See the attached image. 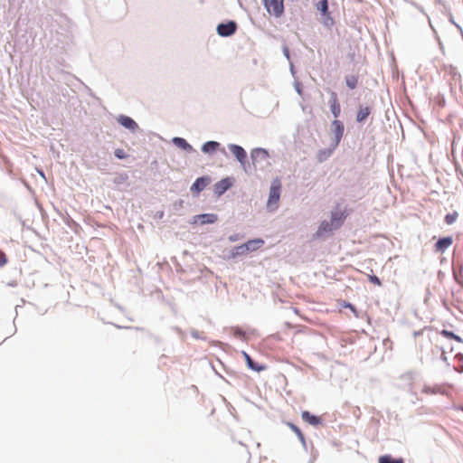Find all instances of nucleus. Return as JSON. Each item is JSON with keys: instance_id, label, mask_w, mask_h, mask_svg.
Listing matches in <instances>:
<instances>
[{"instance_id": "obj_1", "label": "nucleus", "mask_w": 463, "mask_h": 463, "mask_svg": "<svg viewBox=\"0 0 463 463\" xmlns=\"http://www.w3.org/2000/svg\"><path fill=\"white\" fill-rule=\"evenodd\" d=\"M281 182L279 179H275L271 183L269 195L267 202V207L270 211H274L278 207V203L280 197Z\"/></svg>"}, {"instance_id": "obj_2", "label": "nucleus", "mask_w": 463, "mask_h": 463, "mask_svg": "<svg viewBox=\"0 0 463 463\" xmlns=\"http://www.w3.org/2000/svg\"><path fill=\"white\" fill-rule=\"evenodd\" d=\"M268 14L276 18H279L284 14V0H262Z\"/></svg>"}, {"instance_id": "obj_3", "label": "nucleus", "mask_w": 463, "mask_h": 463, "mask_svg": "<svg viewBox=\"0 0 463 463\" xmlns=\"http://www.w3.org/2000/svg\"><path fill=\"white\" fill-rule=\"evenodd\" d=\"M264 244V241L262 239H254L250 240L246 243L238 246L236 248L237 254H246L249 251H254L261 248Z\"/></svg>"}, {"instance_id": "obj_4", "label": "nucleus", "mask_w": 463, "mask_h": 463, "mask_svg": "<svg viewBox=\"0 0 463 463\" xmlns=\"http://www.w3.org/2000/svg\"><path fill=\"white\" fill-rule=\"evenodd\" d=\"M237 29V24L233 21H230L227 24H220L217 26V33L219 35L227 37L232 35Z\"/></svg>"}, {"instance_id": "obj_5", "label": "nucleus", "mask_w": 463, "mask_h": 463, "mask_svg": "<svg viewBox=\"0 0 463 463\" xmlns=\"http://www.w3.org/2000/svg\"><path fill=\"white\" fill-rule=\"evenodd\" d=\"M335 230H336V229L333 228L330 225V222L323 221L320 223L317 231L316 232V233L313 235V237H314L315 240L320 239V238L325 237L326 235H330Z\"/></svg>"}, {"instance_id": "obj_6", "label": "nucleus", "mask_w": 463, "mask_h": 463, "mask_svg": "<svg viewBox=\"0 0 463 463\" xmlns=\"http://www.w3.org/2000/svg\"><path fill=\"white\" fill-rule=\"evenodd\" d=\"M333 127L335 138L332 144H334V147H336L343 137L345 128L343 123L338 119L333 121Z\"/></svg>"}, {"instance_id": "obj_7", "label": "nucleus", "mask_w": 463, "mask_h": 463, "mask_svg": "<svg viewBox=\"0 0 463 463\" xmlns=\"http://www.w3.org/2000/svg\"><path fill=\"white\" fill-rule=\"evenodd\" d=\"M232 185V179L230 177H226L217 182L214 184V193L221 196Z\"/></svg>"}, {"instance_id": "obj_8", "label": "nucleus", "mask_w": 463, "mask_h": 463, "mask_svg": "<svg viewBox=\"0 0 463 463\" xmlns=\"http://www.w3.org/2000/svg\"><path fill=\"white\" fill-rule=\"evenodd\" d=\"M346 218L345 212L335 211L331 213L330 225L333 228L339 229Z\"/></svg>"}, {"instance_id": "obj_9", "label": "nucleus", "mask_w": 463, "mask_h": 463, "mask_svg": "<svg viewBox=\"0 0 463 463\" xmlns=\"http://www.w3.org/2000/svg\"><path fill=\"white\" fill-rule=\"evenodd\" d=\"M229 149L241 164L243 165L246 162L247 154L243 147L238 145L232 144L229 146Z\"/></svg>"}, {"instance_id": "obj_10", "label": "nucleus", "mask_w": 463, "mask_h": 463, "mask_svg": "<svg viewBox=\"0 0 463 463\" xmlns=\"http://www.w3.org/2000/svg\"><path fill=\"white\" fill-rule=\"evenodd\" d=\"M250 156L253 165H255L256 163H259L260 161L268 160L269 154L268 151L264 148H255L251 151Z\"/></svg>"}, {"instance_id": "obj_11", "label": "nucleus", "mask_w": 463, "mask_h": 463, "mask_svg": "<svg viewBox=\"0 0 463 463\" xmlns=\"http://www.w3.org/2000/svg\"><path fill=\"white\" fill-rule=\"evenodd\" d=\"M453 243V240L450 236L443 237L439 239L435 244V250L439 253H443L449 249Z\"/></svg>"}, {"instance_id": "obj_12", "label": "nucleus", "mask_w": 463, "mask_h": 463, "mask_svg": "<svg viewBox=\"0 0 463 463\" xmlns=\"http://www.w3.org/2000/svg\"><path fill=\"white\" fill-rule=\"evenodd\" d=\"M330 109L335 118L339 117L341 113V107L338 102L337 95L334 91L330 94Z\"/></svg>"}, {"instance_id": "obj_13", "label": "nucleus", "mask_w": 463, "mask_h": 463, "mask_svg": "<svg viewBox=\"0 0 463 463\" xmlns=\"http://www.w3.org/2000/svg\"><path fill=\"white\" fill-rule=\"evenodd\" d=\"M118 122L123 126L124 128L129 130H136L137 128V124L129 117L121 115L118 118Z\"/></svg>"}, {"instance_id": "obj_14", "label": "nucleus", "mask_w": 463, "mask_h": 463, "mask_svg": "<svg viewBox=\"0 0 463 463\" xmlns=\"http://www.w3.org/2000/svg\"><path fill=\"white\" fill-rule=\"evenodd\" d=\"M208 177H199L195 180V182L191 186V191L194 193H200L203 191L207 184H209Z\"/></svg>"}, {"instance_id": "obj_15", "label": "nucleus", "mask_w": 463, "mask_h": 463, "mask_svg": "<svg viewBox=\"0 0 463 463\" xmlns=\"http://www.w3.org/2000/svg\"><path fill=\"white\" fill-rule=\"evenodd\" d=\"M301 417L304 421L313 426H317L322 423V420L319 417L312 415L307 411H302Z\"/></svg>"}, {"instance_id": "obj_16", "label": "nucleus", "mask_w": 463, "mask_h": 463, "mask_svg": "<svg viewBox=\"0 0 463 463\" xmlns=\"http://www.w3.org/2000/svg\"><path fill=\"white\" fill-rule=\"evenodd\" d=\"M316 8L317 11L320 12V14L326 17L327 19L332 21V18L330 17L329 11H328V1L327 0H319L316 4Z\"/></svg>"}, {"instance_id": "obj_17", "label": "nucleus", "mask_w": 463, "mask_h": 463, "mask_svg": "<svg viewBox=\"0 0 463 463\" xmlns=\"http://www.w3.org/2000/svg\"><path fill=\"white\" fill-rule=\"evenodd\" d=\"M336 147H334V144L331 145V147L329 148H324V149H321L317 152V158L319 162H324L325 160H326L332 154H333V151L335 149Z\"/></svg>"}, {"instance_id": "obj_18", "label": "nucleus", "mask_w": 463, "mask_h": 463, "mask_svg": "<svg viewBox=\"0 0 463 463\" xmlns=\"http://www.w3.org/2000/svg\"><path fill=\"white\" fill-rule=\"evenodd\" d=\"M371 109L369 107H360L357 112L356 120L358 122L364 121L370 115Z\"/></svg>"}, {"instance_id": "obj_19", "label": "nucleus", "mask_w": 463, "mask_h": 463, "mask_svg": "<svg viewBox=\"0 0 463 463\" xmlns=\"http://www.w3.org/2000/svg\"><path fill=\"white\" fill-rule=\"evenodd\" d=\"M220 144L215 141H208L205 144H203L202 150L204 153H212L218 149Z\"/></svg>"}, {"instance_id": "obj_20", "label": "nucleus", "mask_w": 463, "mask_h": 463, "mask_svg": "<svg viewBox=\"0 0 463 463\" xmlns=\"http://www.w3.org/2000/svg\"><path fill=\"white\" fill-rule=\"evenodd\" d=\"M378 463H404L403 458H394L391 455L381 456L378 459Z\"/></svg>"}, {"instance_id": "obj_21", "label": "nucleus", "mask_w": 463, "mask_h": 463, "mask_svg": "<svg viewBox=\"0 0 463 463\" xmlns=\"http://www.w3.org/2000/svg\"><path fill=\"white\" fill-rule=\"evenodd\" d=\"M243 356L247 362V364L248 366L253 370V371H257V372H260V371H262L264 369L263 366H260V365H257L253 361L252 359L250 358V356L246 353V352H243Z\"/></svg>"}, {"instance_id": "obj_22", "label": "nucleus", "mask_w": 463, "mask_h": 463, "mask_svg": "<svg viewBox=\"0 0 463 463\" xmlns=\"http://www.w3.org/2000/svg\"><path fill=\"white\" fill-rule=\"evenodd\" d=\"M173 142L179 147L183 148V149H185V150H190L192 149V146L186 142L185 139L182 138V137H175L173 139Z\"/></svg>"}, {"instance_id": "obj_23", "label": "nucleus", "mask_w": 463, "mask_h": 463, "mask_svg": "<svg viewBox=\"0 0 463 463\" xmlns=\"http://www.w3.org/2000/svg\"><path fill=\"white\" fill-rule=\"evenodd\" d=\"M346 85L349 89L354 90L358 84V77L355 75H350L345 78Z\"/></svg>"}, {"instance_id": "obj_24", "label": "nucleus", "mask_w": 463, "mask_h": 463, "mask_svg": "<svg viewBox=\"0 0 463 463\" xmlns=\"http://www.w3.org/2000/svg\"><path fill=\"white\" fill-rule=\"evenodd\" d=\"M199 217L202 220V223H213L217 220L215 214H202Z\"/></svg>"}, {"instance_id": "obj_25", "label": "nucleus", "mask_w": 463, "mask_h": 463, "mask_svg": "<svg viewBox=\"0 0 463 463\" xmlns=\"http://www.w3.org/2000/svg\"><path fill=\"white\" fill-rule=\"evenodd\" d=\"M458 218V213L457 212H453L451 213H448L445 215V222L449 225L454 223Z\"/></svg>"}, {"instance_id": "obj_26", "label": "nucleus", "mask_w": 463, "mask_h": 463, "mask_svg": "<svg viewBox=\"0 0 463 463\" xmlns=\"http://www.w3.org/2000/svg\"><path fill=\"white\" fill-rule=\"evenodd\" d=\"M442 335L446 336L447 338L453 339L457 341L458 343H462V339L456 335L454 333L448 331V330H442L440 333Z\"/></svg>"}, {"instance_id": "obj_27", "label": "nucleus", "mask_w": 463, "mask_h": 463, "mask_svg": "<svg viewBox=\"0 0 463 463\" xmlns=\"http://www.w3.org/2000/svg\"><path fill=\"white\" fill-rule=\"evenodd\" d=\"M288 426L298 435V437L299 438V439L301 441H303V442L305 441L304 435L298 426H296L295 424H293L291 422H288Z\"/></svg>"}, {"instance_id": "obj_28", "label": "nucleus", "mask_w": 463, "mask_h": 463, "mask_svg": "<svg viewBox=\"0 0 463 463\" xmlns=\"http://www.w3.org/2000/svg\"><path fill=\"white\" fill-rule=\"evenodd\" d=\"M231 330H232V335L235 337L240 338L241 340L245 339V332L241 328L232 327Z\"/></svg>"}, {"instance_id": "obj_29", "label": "nucleus", "mask_w": 463, "mask_h": 463, "mask_svg": "<svg viewBox=\"0 0 463 463\" xmlns=\"http://www.w3.org/2000/svg\"><path fill=\"white\" fill-rule=\"evenodd\" d=\"M115 156L118 158V159H124L128 156V155L126 154V152L121 149V148H118L115 150L114 152Z\"/></svg>"}, {"instance_id": "obj_30", "label": "nucleus", "mask_w": 463, "mask_h": 463, "mask_svg": "<svg viewBox=\"0 0 463 463\" xmlns=\"http://www.w3.org/2000/svg\"><path fill=\"white\" fill-rule=\"evenodd\" d=\"M7 262V257L5 252L0 250V267H3Z\"/></svg>"}, {"instance_id": "obj_31", "label": "nucleus", "mask_w": 463, "mask_h": 463, "mask_svg": "<svg viewBox=\"0 0 463 463\" xmlns=\"http://www.w3.org/2000/svg\"><path fill=\"white\" fill-rule=\"evenodd\" d=\"M369 280H370L372 283H373L374 285L381 286V281H380V279H379L376 276H374V275L370 276V277H369Z\"/></svg>"}, {"instance_id": "obj_32", "label": "nucleus", "mask_w": 463, "mask_h": 463, "mask_svg": "<svg viewBox=\"0 0 463 463\" xmlns=\"http://www.w3.org/2000/svg\"><path fill=\"white\" fill-rule=\"evenodd\" d=\"M237 239H238V235H232V236H230V237H229V240H230L231 241H237Z\"/></svg>"}, {"instance_id": "obj_33", "label": "nucleus", "mask_w": 463, "mask_h": 463, "mask_svg": "<svg viewBox=\"0 0 463 463\" xmlns=\"http://www.w3.org/2000/svg\"><path fill=\"white\" fill-rule=\"evenodd\" d=\"M345 307H349V309L354 310V307H353V306H352L351 304H348V305H346Z\"/></svg>"}, {"instance_id": "obj_34", "label": "nucleus", "mask_w": 463, "mask_h": 463, "mask_svg": "<svg viewBox=\"0 0 463 463\" xmlns=\"http://www.w3.org/2000/svg\"><path fill=\"white\" fill-rule=\"evenodd\" d=\"M459 409L463 411V407H461V408H459Z\"/></svg>"}]
</instances>
